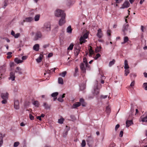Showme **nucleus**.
Masks as SVG:
<instances>
[{"label": "nucleus", "instance_id": "f257e3e1", "mask_svg": "<svg viewBox=\"0 0 147 147\" xmlns=\"http://www.w3.org/2000/svg\"><path fill=\"white\" fill-rule=\"evenodd\" d=\"M42 30L43 32H49L51 30L50 23L49 22L45 23L43 26L42 28Z\"/></svg>", "mask_w": 147, "mask_h": 147}, {"label": "nucleus", "instance_id": "f03ea898", "mask_svg": "<svg viewBox=\"0 0 147 147\" xmlns=\"http://www.w3.org/2000/svg\"><path fill=\"white\" fill-rule=\"evenodd\" d=\"M55 15L57 17H60L64 18L65 16V14L64 11L60 9H58L56 10L55 12Z\"/></svg>", "mask_w": 147, "mask_h": 147}, {"label": "nucleus", "instance_id": "7ed1b4c3", "mask_svg": "<svg viewBox=\"0 0 147 147\" xmlns=\"http://www.w3.org/2000/svg\"><path fill=\"white\" fill-rule=\"evenodd\" d=\"M129 29V25L127 23H126L123 25L122 29V31L123 32L124 35L126 34V32L128 31Z\"/></svg>", "mask_w": 147, "mask_h": 147}, {"label": "nucleus", "instance_id": "20e7f679", "mask_svg": "<svg viewBox=\"0 0 147 147\" xmlns=\"http://www.w3.org/2000/svg\"><path fill=\"white\" fill-rule=\"evenodd\" d=\"M92 92L94 96L97 97L99 93V89L98 88L97 86L94 88Z\"/></svg>", "mask_w": 147, "mask_h": 147}, {"label": "nucleus", "instance_id": "39448f33", "mask_svg": "<svg viewBox=\"0 0 147 147\" xmlns=\"http://www.w3.org/2000/svg\"><path fill=\"white\" fill-rule=\"evenodd\" d=\"M42 37V34L39 31L37 32L34 38V39L35 40H37L39 38H41Z\"/></svg>", "mask_w": 147, "mask_h": 147}, {"label": "nucleus", "instance_id": "423d86ee", "mask_svg": "<svg viewBox=\"0 0 147 147\" xmlns=\"http://www.w3.org/2000/svg\"><path fill=\"white\" fill-rule=\"evenodd\" d=\"M130 4L128 1H125L122 5V7H120V9H124L127 8L129 7Z\"/></svg>", "mask_w": 147, "mask_h": 147}, {"label": "nucleus", "instance_id": "0eeeda50", "mask_svg": "<svg viewBox=\"0 0 147 147\" xmlns=\"http://www.w3.org/2000/svg\"><path fill=\"white\" fill-rule=\"evenodd\" d=\"M86 141L87 144H92L93 143V138L91 136H88Z\"/></svg>", "mask_w": 147, "mask_h": 147}, {"label": "nucleus", "instance_id": "6e6552de", "mask_svg": "<svg viewBox=\"0 0 147 147\" xmlns=\"http://www.w3.org/2000/svg\"><path fill=\"white\" fill-rule=\"evenodd\" d=\"M15 72H11L10 73V77L9 78V80H11L13 81L15 80Z\"/></svg>", "mask_w": 147, "mask_h": 147}, {"label": "nucleus", "instance_id": "1a4fd4ad", "mask_svg": "<svg viewBox=\"0 0 147 147\" xmlns=\"http://www.w3.org/2000/svg\"><path fill=\"white\" fill-rule=\"evenodd\" d=\"M80 66L81 71L83 73H85L86 72V69L85 67V64L83 63H81L80 65Z\"/></svg>", "mask_w": 147, "mask_h": 147}, {"label": "nucleus", "instance_id": "9d476101", "mask_svg": "<svg viewBox=\"0 0 147 147\" xmlns=\"http://www.w3.org/2000/svg\"><path fill=\"white\" fill-rule=\"evenodd\" d=\"M133 124V122L132 119L127 120L126 122V126L127 127H128Z\"/></svg>", "mask_w": 147, "mask_h": 147}, {"label": "nucleus", "instance_id": "9b49d317", "mask_svg": "<svg viewBox=\"0 0 147 147\" xmlns=\"http://www.w3.org/2000/svg\"><path fill=\"white\" fill-rule=\"evenodd\" d=\"M14 107L16 109H19V102L18 100H16L15 101Z\"/></svg>", "mask_w": 147, "mask_h": 147}, {"label": "nucleus", "instance_id": "f8f14e48", "mask_svg": "<svg viewBox=\"0 0 147 147\" xmlns=\"http://www.w3.org/2000/svg\"><path fill=\"white\" fill-rule=\"evenodd\" d=\"M80 105L81 104L80 102H76L73 104V106L72 107V108L73 109L77 108L78 107L80 106Z\"/></svg>", "mask_w": 147, "mask_h": 147}, {"label": "nucleus", "instance_id": "ddd939ff", "mask_svg": "<svg viewBox=\"0 0 147 147\" xmlns=\"http://www.w3.org/2000/svg\"><path fill=\"white\" fill-rule=\"evenodd\" d=\"M8 94L7 93H2L1 94V96L3 99H7L8 98Z\"/></svg>", "mask_w": 147, "mask_h": 147}, {"label": "nucleus", "instance_id": "4468645a", "mask_svg": "<svg viewBox=\"0 0 147 147\" xmlns=\"http://www.w3.org/2000/svg\"><path fill=\"white\" fill-rule=\"evenodd\" d=\"M65 17L64 18H61L59 21V24L60 26H61L64 24L65 22Z\"/></svg>", "mask_w": 147, "mask_h": 147}, {"label": "nucleus", "instance_id": "2eb2a0df", "mask_svg": "<svg viewBox=\"0 0 147 147\" xmlns=\"http://www.w3.org/2000/svg\"><path fill=\"white\" fill-rule=\"evenodd\" d=\"M102 33L101 29L99 28L98 30V33L97 34V36L99 38H101L102 36Z\"/></svg>", "mask_w": 147, "mask_h": 147}, {"label": "nucleus", "instance_id": "dca6fc26", "mask_svg": "<svg viewBox=\"0 0 147 147\" xmlns=\"http://www.w3.org/2000/svg\"><path fill=\"white\" fill-rule=\"evenodd\" d=\"M80 104L82 105V107H85L86 105V103L84 102V100L82 98H81L80 99Z\"/></svg>", "mask_w": 147, "mask_h": 147}, {"label": "nucleus", "instance_id": "f3484780", "mask_svg": "<svg viewBox=\"0 0 147 147\" xmlns=\"http://www.w3.org/2000/svg\"><path fill=\"white\" fill-rule=\"evenodd\" d=\"M43 57V55L42 54H40L38 58L36 59V60L37 62L38 63H39L42 60Z\"/></svg>", "mask_w": 147, "mask_h": 147}, {"label": "nucleus", "instance_id": "a211bd4d", "mask_svg": "<svg viewBox=\"0 0 147 147\" xmlns=\"http://www.w3.org/2000/svg\"><path fill=\"white\" fill-rule=\"evenodd\" d=\"M81 49L80 44L79 43L76 44L74 47V50H80Z\"/></svg>", "mask_w": 147, "mask_h": 147}, {"label": "nucleus", "instance_id": "6ab92c4d", "mask_svg": "<svg viewBox=\"0 0 147 147\" xmlns=\"http://www.w3.org/2000/svg\"><path fill=\"white\" fill-rule=\"evenodd\" d=\"M33 18L32 17H29L25 18L24 21L27 22H30L33 20Z\"/></svg>", "mask_w": 147, "mask_h": 147}, {"label": "nucleus", "instance_id": "aec40b11", "mask_svg": "<svg viewBox=\"0 0 147 147\" xmlns=\"http://www.w3.org/2000/svg\"><path fill=\"white\" fill-rule=\"evenodd\" d=\"M124 68L125 69H127L129 68V67L128 64V62L127 60H125L124 61Z\"/></svg>", "mask_w": 147, "mask_h": 147}, {"label": "nucleus", "instance_id": "412c9836", "mask_svg": "<svg viewBox=\"0 0 147 147\" xmlns=\"http://www.w3.org/2000/svg\"><path fill=\"white\" fill-rule=\"evenodd\" d=\"M39 47V45L38 44H35L33 47V49L35 51H38Z\"/></svg>", "mask_w": 147, "mask_h": 147}, {"label": "nucleus", "instance_id": "4be33fe9", "mask_svg": "<svg viewBox=\"0 0 147 147\" xmlns=\"http://www.w3.org/2000/svg\"><path fill=\"white\" fill-rule=\"evenodd\" d=\"M85 39L82 36H81L80 39V44H82L84 43L86 41Z\"/></svg>", "mask_w": 147, "mask_h": 147}, {"label": "nucleus", "instance_id": "5701e85b", "mask_svg": "<svg viewBox=\"0 0 147 147\" xmlns=\"http://www.w3.org/2000/svg\"><path fill=\"white\" fill-rule=\"evenodd\" d=\"M66 127H68L66 131L63 134V136L64 137H65L68 134V131L69 130V128L67 126H66Z\"/></svg>", "mask_w": 147, "mask_h": 147}, {"label": "nucleus", "instance_id": "b1692460", "mask_svg": "<svg viewBox=\"0 0 147 147\" xmlns=\"http://www.w3.org/2000/svg\"><path fill=\"white\" fill-rule=\"evenodd\" d=\"M32 104L35 107H38L40 105L39 102L37 100H35L32 102Z\"/></svg>", "mask_w": 147, "mask_h": 147}, {"label": "nucleus", "instance_id": "393cba45", "mask_svg": "<svg viewBox=\"0 0 147 147\" xmlns=\"http://www.w3.org/2000/svg\"><path fill=\"white\" fill-rule=\"evenodd\" d=\"M14 61L18 64L22 63L23 62L22 60L19 59L18 58H16L15 59Z\"/></svg>", "mask_w": 147, "mask_h": 147}, {"label": "nucleus", "instance_id": "a878e982", "mask_svg": "<svg viewBox=\"0 0 147 147\" xmlns=\"http://www.w3.org/2000/svg\"><path fill=\"white\" fill-rule=\"evenodd\" d=\"M140 118L142 119L141 120H140V121H142V122H147V116L143 118H142V116H141Z\"/></svg>", "mask_w": 147, "mask_h": 147}, {"label": "nucleus", "instance_id": "bb28decb", "mask_svg": "<svg viewBox=\"0 0 147 147\" xmlns=\"http://www.w3.org/2000/svg\"><path fill=\"white\" fill-rule=\"evenodd\" d=\"M43 106L46 109H49L50 108V106L46 102H44Z\"/></svg>", "mask_w": 147, "mask_h": 147}, {"label": "nucleus", "instance_id": "cd10ccee", "mask_svg": "<svg viewBox=\"0 0 147 147\" xmlns=\"http://www.w3.org/2000/svg\"><path fill=\"white\" fill-rule=\"evenodd\" d=\"M131 115L129 116L128 117V119H129L132 120V119H133V117H132V113L134 112V109H133L132 108H131Z\"/></svg>", "mask_w": 147, "mask_h": 147}, {"label": "nucleus", "instance_id": "c85d7f7f", "mask_svg": "<svg viewBox=\"0 0 147 147\" xmlns=\"http://www.w3.org/2000/svg\"><path fill=\"white\" fill-rule=\"evenodd\" d=\"M40 18V15L39 14H37L36 15L34 18V20L35 21H37L39 20Z\"/></svg>", "mask_w": 147, "mask_h": 147}, {"label": "nucleus", "instance_id": "c756f323", "mask_svg": "<svg viewBox=\"0 0 147 147\" xmlns=\"http://www.w3.org/2000/svg\"><path fill=\"white\" fill-rule=\"evenodd\" d=\"M90 47L91 48L89 49V56L90 57H92V55L94 53V51L92 49V47L90 46Z\"/></svg>", "mask_w": 147, "mask_h": 147}, {"label": "nucleus", "instance_id": "7c9ffc66", "mask_svg": "<svg viewBox=\"0 0 147 147\" xmlns=\"http://www.w3.org/2000/svg\"><path fill=\"white\" fill-rule=\"evenodd\" d=\"M58 82L59 84H63V80L62 78H58Z\"/></svg>", "mask_w": 147, "mask_h": 147}, {"label": "nucleus", "instance_id": "2f4dec72", "mask_svg": "<svg viewBox=\"0 0 147 147\" xmlns=\"http://www.w3.org/2000/svg\"><path fill=\"white\" fill-rule=\"evenodd\" d=\"M67 32L69 33H71L72 30L71 26H69L67 28Z\"/></svg>", "mask_w": 147, "mask_h": 147}, {"label": "nucleus", "instance_id": "473e14b6", "mask_svg": "<svg viewBox=\"0 0 147 147\" xmlns=\"http://www.w3.org/2000/svg\"><path fill=\"white\" fill-rule=\"evenodd\" d=\"M115 61L114 59H113L112 61H110L109 63V66L111 67V66L114 65L115 63Z\"/></svg>", "mask_w": 147, "mask_h": 147}, {"label": "nucleus", "instance_id": "72a5a7b5", "mask_svg": "<svg viewBox=\"0 0 147 147\" xmlns=\"http://www.w3.org/2000/svg\"><path fill=\"white\" fill-rule=\"evenodd\" d=\"M58 95V92H55L54 93H53L51 94V96L52 97H53V98L57 97V96Z\"/></svg>", "mask_w": 147, "mask_h": 147}, {"label": "nucleus", "instance_id": "f704fd0d", "mask_svg": "<svg viewBox=\"0 0 147 147\" xmlns=\"http://www.w3.org/2000/svg\"><path fill=\"white\" fill-rule=\"evenodd\" d=\"M128 41V38L127 36H125L124 38V42H122V44H123L127 42Z\"/></svg>", "mask_w": 147, "mask_h": 147}, {"label": "nucleus", "instance_id": "c9c22d12", "mask_svg": "<svg viewBox=\"0 0 147 147\" xmlns=\"http://www.w3.org/2000/svg\"><path fill=\"white\" fill-rule=\"evenodd\" d=\"M101 48V47H97V48H96L95 49V52L96 53H97L98 52H99L100 50V49Z\"/></svg>", "mask_w": 147, "mask_h": 147}, {"label": "nucleus", "instance_id": "e433bc0d", "mask_svg": "<svg viewBox=\"0 0 147 147\" xmlns=\"http://www.w3.org/2000/svg\"><path fill=\"white\" fill-rule=\"evenodd\" d=\"M74 45L71 43L70 44L69 47L67 48V50H72L73 48Z\"/></svg>", "mask_w": 147, "mask_h": 147}, {"label": "nucleus", "instance_id": "4c0bfd02", "mask_svg": "<svg viewBox=\"0 0 147 147\" xmlns=\"http://www.w3.org/2000/svg\"><path fill=\"white\" fill-rule=\"evenodd\" d=\"M106 111L107 113H109L110 112L111 109H110V107H109V106H107L106 107Z\"/></svg>", "mask_w": 147, "mask_h": 147}, {"label": "nucleus", "instance_id": "58836bf2", "mask_svg": "<svg viewBox=\"0 0 147 147\" xmlns=\"http://www.w3.org/2000/svg\"><path fill=\"white\" fill-rule=\"evenodd\" d=\"M129 73V70L128 69H125V76L127 75Z\"/></svg>", "mask_w": 147, "mask_h": 147}, {"label": "nucleus", "instance_id": "ea45409f", "mask_svg": "<svg viewBox=\"0 0 147 147\" xmlns=\"http://www.w3.org/2000/svg\"><path fill=\"white\" fill-rule=\"evenodd\" d=\"M86 144L85 141L84 140H83L82 141L81 144V146L82 147H84L85 146Z\"/></svg>", "mask_w": 147, "mask_h": 147}, {"label": "nucleus", "instance_id": "a19ab883", "mask_svg": "<svg viewBox=\"0 0 147 147\" xmlns=\"http://www.w3.org/2000/svg\"><path fill=\"white\" fill-rule=\"evenodd\" d=\"M67 72L66 71H64L62 73L60 74V75L62 77H65L66 74Z\"/></svg>", "mask_w": 147, "mask_h": 147}, {"label": "nucleus", "instance_id": "79ce46f5", "mask_svg": "<svg viewBox=\"0 0 147 147\" xmlns=\"http://www.w3.org/2000/svg\"><path fill=\"white\" fill-rule=\"evenodd\" d=\"M64 121L63 119H58V122L60 124H62L63 123Z\"/></svg>", "mask_w": 147, "mask_h": 147}, {"label": "nucleus", "instance_id": "37998d69", "mask_svg": "<svg viewBox=\"0 0 147 147\" xmlns=\"http://www.w3.org/2000/svg\"><path fill=\"white\" fill-rule=\"evenodd\" d=\"M57 100L61 102H63L64 101L63 99L60 96L59 98H58Z\"/></svg>", "mask_w": 147, "mask_h": 147}, {"label": "nucleus", "instance_id": "c03bdc74", "mask_svg": "<svg viewBox=\"0 0 147 147\" xmlns=\"http://www.w3.org/2000/svg\"><path fill=\"white\" fill-rule=\"evenodd\" d=\"M19 144L20 143L19 142H16L14 143L13 146L14 147H17L19 145Z\"/></svg>", "mask_w": 147, "mask_h": 147}, {"label": "nucleus", "instance_id": "a18cd8bd", "mask_svg": "<svg viewBox=\"0 0 147 147\" xmlns=\"http://www.w3.org/2000/svg\"><path fill=\"white\" fill-rule=\"evenodd\" d=\"M80 50H74V53L76 55V56H77L79 54V53Z\"/></svg>", "mask_w": 147, "mask_h": 147}, {"label": "nucleus", "instance_id": "49530a36", "mask_svg": "<svg viewBox=\"0 0 147 147\" xmlns=\"http://www.w3.org/2000/svg\"><path fill=\"white\" fill-rule=\"evenodd\" d=\"M143 86L145 90H147V82L144 83Z\"/></svg>", "mask_w": 147, "mask_h": 147}, {"label": "nucleus", "instance_id": "de8ad7c7", "mask_svg": "<svg viewBox=\"0 0 147 147\" xmlns=\"http://www.w3.org/2000/svg\"><path fill=\"white\" fill-rule=\"evenodd\" d=\"M6 66L5 65H3L2 66H1V69H2L4 71H5L6 69Z\"/></svg>", "mask_w": 147, "mask_h": 147}, {"label": "nucleus", "instance_id": "09e8293b", "mask_svg": "<svg viewBox=\"0 0 147 147\" xmlns=\"http://www.w3.org/2000/svg\"><path fill=\"white\" fill-rule=\"evenodd\" d=\"M100 56V55L99 53H98L96 55V56L94 57V58L95 60H96Z\"/></svg>", "mask_w": 147, "mask_h": 147}, {"label": "nucleus", "instance_id": "8fccbe9b", "mask_svg": "<svg viewBox=\"0 0 147 147\" xmlns=\"http://www.w3.org/2000/svg\"><path fill=\"white\" fill-rule=\"evenodd\" d=\"M3 100L1 102L3 104H6L7 103V99H3Z\"/></svg>", "mask_w": 147, "mask_h": 147}, {"label": "nucleus", "instance_id": "3c124183", "mask_svg": "<svg viewBox=\"0 0 147 147\" xmlns=\"http://www.w3.org/2000/svg\"><path fill=\"white\" fill-rule=\"evenodd\" d=\"M20 33H18L15 34L14 37L15 38H18L20 36Z\"/></svg>", "mask_w": 147, "mask_h": 147}, {"label": "nucleus", "instance_id": "603ef678", "mask_svg": "<svg viewBox=\"0 0 147 147\" xmlns=\"http://www.w3.org/2000/svg\"><path fill=\"white\" fill-rule=\"evenodd\" d=\"M85 67L86 69H90L89 65L88 63L85 64Z\"/></svg>", "mask_w": 147, "mask_h": 147}, {"label": "nucleus", "instance_id": "864d4df0", "mask_svg": "<svg viewBox=\"0 0 147 147\" xmlns=\"http://www.w3.org/2000/svg\"><path fill=\"white\" fill-rule=\"evenodd\" d=\"M82 36L85 39H86L88 37V34L87 33H85Z\"/></svg>", "mask_w": 147, "mask_h": 147}, {"label": "nucleus", "instance_id": "5fc2aeb1", "mask_svg": "<svg viewBox=\"0 0 147 147\" xmlns=\"http://www.w3.org/2000/svg\"><path fill=\"white\" fill-rule=\"evenodd\" d=\"M119 127L120 125L119 124H117L116 125L115 128V130L116 131H117V130Z\"/></svg>", "mask_w": 147, "mask_h": 147}, {"label": "nucleus", "instance_id": "6e6d98bb", "mask_svg": "<svg viewBox=\"0 0 147 147\" xmlns=\"http://www.w3.org/2000/svg\"><path fill=\"white\" fill-rule=\"evenodd\" d=\"M111 31L110 30H107V33L109 36H110L111 35Z\"/></svg>", "mask_w": 147, "mask_h": 147}, {"label": "nucleus", "instance_id": "4d7b16f0", "mask_svg": "<svg viewBox=\"0 0 147 147\" xmlns=\"http://www.w3.org/2000/svg\"><path fill=\"white\" fill-rule=\"evenodd\" d=\"M107 97V95H101L100 96V98H101L105 99Z\"/></svg>", "mask_w": 147, "mask_h": 147}, {"label": "nucleus", "instance_id": "13d9d810", "mask_svg": "<svg viewBox=\"0 0 147 147\" xmlns=\"http://www.w3.org/2000/svg\"><path fill=\"white\" fill-rule=\"evenodd\" d=\"M29 117L31 120H33L34 119V117L31 114H29Z\"/></svg>", "mask_w": 147, "mask_h": 147}, {"label": "nucleus", "instance_id": "bf43d9fd", "mask_svg": "<svg viewBox=\"0 0 147 147\" xmlns=\"http://www.w3.org/2000/svg\"><path fill=\"white\" fill-rule=\"evenodd\" d=\"M123 131H121L119 135V137H122L123 136Z\"/></svg>", "mask_w": 147, "mask_h": 147}, {"label": "nucleus", "instance_id": "052dcab7", "mask_svg": "<svg viewBox=\"0 0 147 147\" xmlns=\"http://www.w3.org/2000/svg\"><path fill=\"white\" fill-rule=\"evenodd\" d=\"M28 57V56H24L22 57V60H25L27 59Z\"/></svg>", "mask_w": 147, "mask_h": 147}, {"label": "nucleus", "instance_id": "680f3d73", "mask_svg": "<svg viewBox=\"0 0 147 147\" xmlns=\"http://www.w3.org/2000/svg\"><path fill=\"white\" fill-rule=\"evenodd\" d=\"M83 63L84 64L88 63L86 58V57H84L83 58Z\"/></svg>", "mask_w": 147, "mask_h": 147}, {"label": "nucleus", "instance_id": "e2e57ef3", "mask_svg": "<svg viewBox=\"0 0 147 147\" xmlns=\"http://www.w3.org/2000/svg\"><path fill=\"white\" fill-rule=\"evenodd\" d=\"M71 3V1H67V4L68 6L70 5Z\"/></svg>", "mask_w": 147, "mask_h": 147}, {"label": "nucleus", "instance_id": "0e129e2a", "mask_svg": "<svg viewBox=\"0 0 147 147\" xmlns=\"http://www.w3.org/2000/svg\"><path fill=\"white\" fill-rule=\"evenodd\" d=\"M123 0H115L116 3H121Z\"/></svg>", "mask_w": 147, "mask_h": 147}, {"label": "nucleus", "instance_id": "69168bd1", "mask_svg": "<svg viewBox=\"0 0 147 147\" xmlns=\"http://www.w3.org/2000/svg\"><path fill=\"white\" fill-rule=\"evenodd\" d=\"M53 55V53H51L48 54V57L49 58L52 56Z\"/></svg>", "mask_w": 147, "mask_h": 147}, {"label": "nucleus", "instance_id": "338daca9", "mask_svg": "<svg viewBox=\"0 0 147 147\" xmlns=\"http://www.w3.org/2000/svg\"><path fill=\"white\" fill-rule=\"evenodd\" d=\"M49 44H46V45H44L43 46V47L45 49V48H47V47H49Z\"/></svg>", "mask_w": 147, "mask_h": 147}, {"label": "nucleus", "instance_id": "774afa93", "mask_svg": "<svg viewBox=\"0 0 147 147\" xmlns=\"http://www.w3.org/2000/svg\"><path fill=\"white\" fill-rule=\"evenodd\" d=\"M135 81H133L132 82H131V83L130 85V86L131 87H132V86H134V84H135Z\"/></svg>", "mask_w": 147, "mask_h": 147}]
</instances>
